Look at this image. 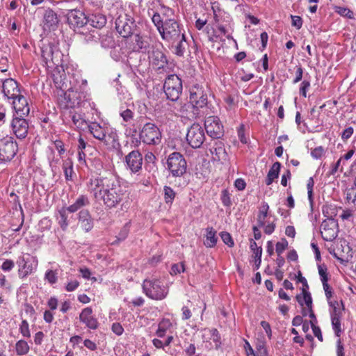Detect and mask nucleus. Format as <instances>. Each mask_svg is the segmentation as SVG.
<instances>
[{"mask_svg":"<svg viewBox=\"0 0 356 356\" xmlns=\"http://www.w3.org/2000/svg\"><path fill=\"white\" fill-rule=\"evenodd\" d=\"M332 327L336 336L339 337L342 330L341 325V318L332 317L331 318Z\"/></svg>","mask_w":356,"mask_h":356,"instance_id":"46","label":"nucleus"},{"mask_svg":"<svg viewBox=\"0 0 356 356\" xmlns=\"http://www.w3.org/2000/svg\"><path fill=\"white\" fill-rule=\"evenodd\" d=\"M335 11L341 16L347 17L350 19L353 18V13L347 8L337 6L335 8Z\"/></svg>","mask_w":356,"mask_h":356,"instance_id":"52","label":"nucleus"},{"mask_svg":"<svg viewBox=\"0 0 356 356\" xmlns=\"http://www.w3.org/2000/svg\"><path fill=\"white\" fill-rule=\"evenodd\" d=\"M172 326V324L171 321L168 318H163L162 319L159 325H158V329L156 332V334L159 338H163L165 332L170 330Z\"/></svg>","mask_w":356,"mask_h":356,"instance_id":"38","label":"nucleus"},{"mask_svg":"<svg viewBox=\"0 0 356 356\" xmlns=\"http://www.w3.org/2000/svg\"><path fill=\"white\" fill-rule=\"evenodd\" d=\"M51 154H53L52 157L51 158L50 156H49L48 159L51 172L54 175H55L59 171V159H56L54 157L53 150H51Z\"/></svg>","mask_w":356,"mask_h":356,"instance_id":"48","label":"nucleus"},{"mask_svg":"<svg viewBox=\"0 0 356 356\" xmlns=\"http://www.w3.org/2000/svg\"><path fill=\"white\" fill-rule=\"evenodd\" d=\"M18 145L11 136L0 140V163L10 161L16 155Z\"/></svg>","mask_w":356,"mask_h":356,"instance_id":"13","label":"nucleus"},{"mask_svg":"<svg viewBox=\"0 0 356 356\" xmlns=\"http://www.w3.org/2000/svg\"><path fill=\"white\" fill-rule=\"evenodd\" d=\"M63 113V122L78 130L84 131L88 127V122L82 115L74 110L65 108Z\"/></svg>","mask_w":356,"mask_h":356,"instance_id":"15","label":"nucleus"},{"mask_svg":"<svg viewBox=\"0 0 356 356\" xmlns=\"http://www.w3.org/2000/svg\"><path fill=\"white\" fill-rule=\"evenodd\" d=\"M139 137L145 144L156 145L161 141V132L155 124L147 122L140 131Z\"/></svg>","mask_w":356,"mask_h":356,"instance_id":"11","label":"nucleus"},{"mask_svg":"<svg viewBox=\"0 0 356 356\" xmlns=\"http://www.w3.org/2000/svg\"><path fill=\"white\" fill-rule=\"evenodd\" d=\"M213 10V26L218 29V32L214 35V36L218 38H220V34L218 32L223 35H225L226 38L229 39H233L231 34L229 33V31H233V26L232 24V20L229 15L225 13H222L219 12L217 13L214 8Z\"/></svg>","mask_w":356,"mask_h":356,"instance_id":"9","label":"nucleus"},{"mask_svg":"<svg viewBox=\"0 0 356 356\" xmlns=\"http://www.w3.org/2000/svg\"><path fill=\"white\" fill-rule=\"evenodd\" d=\"M13 108L16 114L19 117H25L30 112V107L26 97L22 95H19L16 98L13 99Z\"/></svg>","mask_w":356,"mask_h":356,"instance_id":"27","label":"nucleus"},{"mask_svg":"<svg viewBox=\"0 0 356 356\" xmlns=\"http://www.w3.org/2000/svg\"><path fill=\"white\" fill-rule=\"evenodd\" d=\"M67 22L70 28L74 29L83 27L88 24L87 17L79 9H72L66 13Z\"/></svg>","mask_w":356,"mask_h":356,"instance_id":"19","label":"nucleus"},{"mask_svg":"<svg viewBox=\"0 0 356 356\" xmlns=\"http://www.w3.org/2000/svg\"><path fill=\"white\" fill-rule=\"evenodd\" d=\"M221 201L224 206L230 207L232 204V201L230 198V194L229 191L226 189L223 190L221 193Z\"/></svg>","mask_w":356,"mask_h":356,"instance_id":"54","label":"nucleus"},{"mask_svg":"<svg viewBox=\"0 0 356 356\" xmlns=\"http://www.w3.org/2000/svg\"><path fill=\"white\" fill-rule=\"evenodd\" d=\"M63 170L65 175V178L67 181H72L73 178V162L71 159L67 158L63 161Z\"/></svg>","mask_w":356,"mask_h":356,"instance_id":"36","label":"nucleus"},{"mask_svg":"<svg viewBox=\"0 0 356 356\" xmlns=\"http://www.w3.org/2000/svg\"><path fill=\"white\" fill-rule=\"evenodd\" d=\"M143 292L147 297L154 300L165 299L169 292V289L159 279H145L142 284Z\"/></svg>","mask_w":356,"mask_h":356,"instance_id":"7","label":"nucleus"},{"mask_svg":"<svg viewBox=\"0 0 356 356\" xmlns=\"http://www.w3.org/2000/svg\"><path fill=\"white\" fill-rule=\"evenodd\" d=\"M15 266V262L11 259H5L3 260L1 268L4 272H10L13 269Z\"/></svg>","mask_w":356,"mask_h":356,"instance_id":"55","label":"nucleus"},{"mask_svg":"<svg viewBox=\"0 0 356 356\" xmlns=\"http://www.w3.org/2000/svg\"><path fill=\"white\" fill-rule=\"evenodd\" d=\"M88 23H89L92 27L97 29H101L104 27L106 24V17L104 15L97 13L90 15L87 17Z\"/></svg>","mask_w":356,"mask_h":356,"instance_id":"31","label":"nucleus"},{"mask_svg":"<svg viewBox=\"0 0 356 356\" xmlns=\"http://www.w3.org/2000/svg\"><path fill=\"white\" fill-rule=\"evenodd\" d=\"M18 266V275L20 278H25L33 273L38 266V259L29 254H23L17 259Z\"/></svg>","mask_w":356,"mask_h":356,"instance_id":"12","label":"nucleus"},{"mask_svg":"<svg viewBox=\"0 0 356 356\" xmlns=\"http://www.w3.org/2000/svg\"><path fill=\"white\" fill-rule=\"evenodd\" d=\"M238 136L242 143L246 144L248 143V139L245 135V127L243 124H241L238 129Z\"/></svg>","mask_w":356,"mask_h":356,"instance_id":"62","label":"nucleus"},{"mask_svg":"<svg viewBox=\"0 0 356 356\" xmlns=\"http://www.w3.org/2000/svg\"><path fill=\"white\" fill-rule=\"evenodd\" d=\"M310 87V82L307 80H304L300 87V93L301 95H302L304 97H307V91Z\"/></svg>","mask_w":356,"mask_h":356,"instance_id":"64","label":"nucleus"},{"mask_svg":"<svg viewBox=\"0 0 356 356\" xmlns=\"http://www.w3.org/2000/svg\"><path fill=\"white\" fill-rule=\"evenodd\" d=\"M296 299L302 309H308L312 306V298L308 290H302L301 293L296 295Z\"/></svg>","mask_w":356,"mask_h":356,"instance_id":"32","label":"nucleus"},{"mask_svg":"<svg viewBox=\"0 0 356 356\" xmlns=\"http://www.w3.org/2000/svg\"><path fill=\"white\" fill-rule=\"evenodd\" d=\"M120 115L123 121L127 123L130 122L134 118V112L130 108L123 110L122 108H121Z\"/></svg>","mask_w":356,"mask_h":356,"instance_id":"47","label":"nucleus"},{"mask_svg":"<svg viewBox=\"0 0 356 356\" xmlns=\"http://www.w3.org/2000/svg\"><path fill=\"white\" fill-rule=\"evenodd\" d=\"M82 34L85 35L84 40L88 42L93 40H97L99 37V33L97 31L95 30H91L89 31L88 33H82Z\"/></svg>","mask_w":356,"mask_h":356,"instance_id":"56","label":"nucleus"},{"mask_svg":"<svg viewBox=\"0 0 356 356\" xmlns=\"http://www.w3.org/2000/svg\"><path fill=\"white\" fill-rule=\"evenodd\" d=\"M310 324L314 336L316 337L320 341H323V339L321 328L316 326L313 321H310Z\"/></svg>","mask_w":356,"mask_h":356,"instance_id":"61","label":"nucleus"},{"mask_svg":"<svg viewBox=\"0 0 356 356\" xmlns=\"http://www.w3.org/2000/svg\"><path fill=\"white\" fill-rule=\"evenodd\" d=\"M29 349V346L24 340H19L15 344V350L18 355L27 354Z\"/></svg>","mask_w":356,"mask_h":356,"instance_id":"43","label":"nucleus"},{"mask_svg":"<svg viewBox=\"0 0 356 356\" xmlns=\"http://www.w3.org/2000/svg\"><path fill=\"white\" fill-rule=\"evenodd\" d=\"M152 22L156 26L161 38L166 41H176L184 33H182L179 23L175 18H166L163 21L160 14L154 13Z\"/></svg>","mask_w":356,"mask_h":356,"instance_id":"3","label":"nucleus"},{"mask_svg":"<svg viewBox=\"0 0 356 356\" xmlns=\"http://www.w3.org/2000/svg\"><path fill=\"white\" fill-rule=\"evenodd\" d=\"M325 151L324 148L322 146H318L316 148H314L311 152V155L314 159H318L322 157Z\"/></svg>","mask_w":356,"mask_h":356,"instance_id":"59","label":"nucleus"},{"mask_svg":"<svg viewBox=\"0 0 356 356\" xmlns=\"http://www.w3.org/2000/svg\"><path fill=\"white\" fill-rule=\"evenodd\" d=\"M90 203V200L87 195H81L73 204L59 209L56 216V220L61 229L66 231L68 226L76 220L74 213L81 209L89 206Z\"/></svg>","mask_w":356,"mask_h":356,"instance_id":"4","label":"nucleus"},{"mask_svg":"<svg viewBox=\"0 0 356 356\" xmlns=\"http://www.w3.org/2000/svg\"><path fill=\"white\" fill-rule=\"evenodd\" d=\"M190 103L195 117H203L209 114L207 94L202 87L195 85L191 88Z\"/></svg>","mask_w":356,"mask_h":356,"instance_id":"6","label":"nucleus"},{"mask_svg":"<svg viewBox=\"0 0 356 356\" xmlns=\"http://www.w3.org/2000/svg\"><path fill=\"white\" fill-rule=\"evenodd\" d=\"M328 305L331 307L330 316L341 318L342 314L343 305L337 301H329Z\"/></svg>","mask_w":356,"mask_h":356,"instance_id":"40","label":"nucleus"},{"mask_svg":"<svg viewBox=\"0 0 356 356\" xmlns=\"http://www.w3.org/2000/svg\"><path fill=\"white\" fill-rule=\"evenodd\" d=\"M72 85L63 94V97L59 99L60 106L63 108H83L84 109H95V104L91 102L90 94L88 93L87 81L76 79L72 83Z\"/></svg>","mask_w":356,"mask_h":356,"instance_id":"2","label":"nucleus"},{"mask_svg":"<svg viewBox=\"0 0 356 356\" xmlns=\"http://www.w3.org/2000/svg\"><path fill=\"white\" fill-rule=\"evenodd\" d=\"M269 206L268 203L264 202L261 204L257 215V224L259 227H264L266 222V218L268 216Z\"/></svg>","mask_w":356,"mask_h":356,"instance_id":"37","label":"nucleus"},{"mask_svg":"<svg viewBox=\"0 0 356 356\" xmlns=\"http://www.w3.org/2000/svg\"><path fill=\"white\" fill-rule=\"evenodd\" d=\"M220 236L225 244H226L229 247H233L234 245V241L229 233L227 232H222L220 233Z\"/></svg>","mask_w":356,"mask_h":356,"instance_id":"51","label":"nucleus"},{"mask_svg":"<svg viewBox=\"0 0 356 356\" xmlns=\"http://www.w3.org/2000/svg\"><path fill=\"white\" fill-rule=\"evenodd\" d=\"M218 242V237L216 236V231L212 227L206 228L205 240L204 245L207 248H213Z\"/></svg>","mask_w":356,"mask_h":356,"instance_id":"33","label":"nucleus"},{"mask_svg":"<svg viewBox=\"0 0 356 356\" xmlns=\"http://www.w3.org/2000/svg\"><path fill=\"white\" fill-rule=\"evenodd\" d=\"M42 58L48 67L58 66L61 63L62 54L52 44L44 45L41 49Z\"/></svg>","mask_w":356,"mask_h":356,"instance_id":"17","label":"nucleus"},{"mask_svg":"<svg viewBox=\"0 0 356 356\" xmlns=\"http://www.w3.org/2000/svg\"><path fill=\"white\" fill-rule=\"evenodd\" d=\"M43 29L48 31H54L57 29L59 18L57 13L51 8L45 10L43 15Z\"/></svg>","mask_w":356,"mask_h":356,"instance_id":"26","label":"nucleus"},{"mask_svg":"<svg viewBox=\"0 0 356 356\" xmlns=\"http://www.w3.org/2000/svg\"><path fill=\"white\" fill-rule=\"evenodd\" d=\"M163 191H164L165 202L166 203H172L175 197V193L169 186H165Z\"/></svg>","mask_w":356,"mask_h":356,"instance_id":"49","label":"nucleus"},{"mask_svg":"<svg viewBox=\"0 0 356 356\" xmlns=\"http://www.w3.org/2000/svg\"><path fill=\"white\" fill-rule=\"evenodd\" d=\"M77 220L78 223L83 230L86 232L91 231L94 227V220L88 209H81L78 211Z\"/></svg>","mask_w":356,"mask_h":356,"instance_id":"28","label":"nucleus"},{"mask_svg":"<svg viewBox=\"0 0 356 356\" xmlns=\"http://www.w3.org/2000/svg\"><path fill=\"white\" fill-rule=\"evenodd\" d=\"M19 332L24 337H30L29 325L26 320H22L19 325Z\"/></svg>","mask_w":356,"mask_h":356,"instance_id":"50","label":"nucleus"},{"mask_svg":"<svg viewBox=\"0 0 356 356\" xmlns=\"http://www.w3.org/2000/svg\"><path fill=\"white\" fill-rule=\"evenodd\" d=\"M202 338L204 340L210 339L215 343H220V337L218 331L216 328L204 330V332L202 335Z\"/></svg>","mask_w":356,"mask_h":356,"instance_id":"41","label":"nucleus"},{"mask_svg":"<svg viewBox=\"0 0 356 356\" xmlns=\"http://www.w3.org/2000/svg\"><path fill=\"white\" fill-rule=\"evenodd\" d=\"M346 194L348 203L356 209V188L348 189Z\"/></svg>","mask_w":356,"mask_h":356,"instance_id":"45","label":"nucleus"},{"mask_svg":"<svg viewBox=\"0 0 356 356\" xmlns=\"http://www.w3.org/2000/svg\"><path fill=\"white\" fill-rule=\"evenodd\" d=\"M354 132V129L352 127H348L346 129H345L343 132L341 134V139L343 141H346L348 140L353 135Z\"/></svg>","mask_w":356,"mask_h":356,"instance_id":"63","label":"nucleus"},{"mask_svg":"<svg viewBox=\"0 0 356 356\" xmlns=\"http://www.w3.org/2000/svg\"><path fill=\"white\" fill-rule=\"evenodd\" d=\"M171 44V49L172 52L178 56H183L186 47H188V42L186 40V35L184 33L181 35L179 39L176 41H168Z\"/></svg>","mask_w":356,"mask_h":356,"instance_id":"30","label":"nucleus"},{"mask_svg":"<svg viewBox=\"0 0 356 356\" xmlns=\"http://www.w3.org/2000/svg\"><path fill=\"white\" fill-rule=\"evenodd\" d=\"M126 167L132 173H137L142 169L143 156L138 150H133L125 156Z\"/></svg>","mask_w":356,"mask_h":356,"instance_id":"22","label":"nucleus"},{"mask_svg":"<svg viewBox=\"0 0 356 356\" xmlns=\"http://www.w3.org/2000/svg\"><path fill=\"white\" fill-rule=\"evenodd\" d=\"M291 25L297 29H300L302 26V19L300 16L291 15Z\"/></svg>","mask_w":356,"mask_h":356,"instance_id":"60","label":"nucleus"},{"mask_svg":"<svg viewBox=\"0 0 356 356\" xmlns=\"http://www.w3.org/2000/svg\"><path fill=\"white\" fill-rule=\"evenodd\" d=\"M148 60L152 67L156 70L164 69L168 65V60L162 50L154 46L148 49Z\"/></svg>","mask_w":356,"mask_h":356,"instance_id":"18","label":"nucleus"},{"mask_svg":"<svg viewBox=\"0 0 356 356\" xmlns=\"http://www.w3.org/2000/svg\"><path fill=\"white\" fill-rule=\"evenodd\" d=\"M135 26L134 17L128 13L122 12L115 19V29L123 38L130 36Z\"/></svg>","mask_w":356,"mask_h":356,"instance_id":"14","label":"nucleus"},{"mask_svg":"<svg viewBox=\"0 0 356 356\" xmlns=\"http://www.w3.org/2000/svg\"><path fill=\"white\" fill-rule=\"evenodd\" d=\"M87 129L95 138L102 141L108 148L115 149L119 146L118 136L113 129L96 122L88 123Z\"/></svg>","mask_w":356,"mask_h":356,"instance_id":"5","label":"nucleus"},{"mask_svg":"<svg viewBox=\"0 0 356 356\" xmlns=\"http://www.w3.org/2000/svg\"><path fill=\"white\" fill-rule=\"evenodd\" d=\"M204 127L211 138H220L223 135V126L218 117L209 116L204 121Z\"/></svg>","mask_w":356,"mask_h":356,"instance_id":"20","label":"nucleus"},{"mask_svg":"<svg viewBox=\"0 0 356 356\" xmlns=\"http://www.w3.org/2000/svg\"><path fill=\"white\" fill-rule=\"evenodd\" d=\"M322 213L327 219H334L337 216V208L332 204H325L322 207Z\"/></svg>","mask_w":356,"mask_h":356,"instance_id":"42","label":"nucleus"},{"mask_svg":"<svg viewBox=\"0 0 356 356\" xmlns=\"http://www.w3.org/2000/svg\"><path fill=\"white\" fill-rule=\"evenodd\" d=\"M281 168V163L280 162H275L269 170L266 179V184L269 186L270 185L275 179L278 177L279 172Z\"/></svg>","mask_w":356,"mask_h":356,"instance_id":"35","label":"nucleus"},{"mask_svg":"<svg viewBox=\"0 0 356 356\" xmlns=\"http://www.w3.org/2000/svg\"><path fill=\"white\" fill-rule=\"evenodd\" d=\"M338 224L334 219H326L321 225V234L323 240L332 241L337 236Z\"/></svg>","mask_w":356,"mask_h":356,"instance_id":"21","label":"nucleus"},{"mask_svg":"<svg viewBox=\"0 0 356 356\" xmlns=\"http://www.w3.org/2000/svg\"><path fill=\"white\" fill-rule=\"evenodd\" d=\"M163 89L167 98L175 102L182 92V81L176 74L169 75L165 80Z\"/></svg>","mask_w":356,"mask_h":356,"instance_id":"10","label":"nucleus"},{"mask_svg":"<svg viewBox=\"0 0 356 356\" xmlns=\"http://www.w3.org/2000/svg\"><path fill=\"white\" fill-rule=\"evenodd\" d=\"M186 140L188 145L194 149L201 147L205 140L203 127L199 124H193L188 129Z\"/></svg>","mask_w":356,"mask_h":356,"instance_id":"16","label":"nucleus"},{"mask_svg":"<svg viewBox=\"0 0 356 356\" xmlns=\"http://www.w3.org/2000/svg\"><path fill=\"white\" fill-rule=\"evenodd\" d=\"M2 92L8 99L16 98L21 94L18 83L12 78L6 79L3 81Z\"/></svg>","mask_w":356,"mask_h":356,"instance_id":"25","label":"nucleus"},{"mask_svg":"<svg viewBox=\"0 0 356 356\" xmlns=\"http://www.w3.org/2000/svg\"><path fill=\"white\" fill-rule=\"evenodd\" d=\"M11 128L13 134L19 139H24L27 136L29 124L24 117H15L11 122Z\"/></svg>","mask_w":356,"mask_h":356,"instance_id":"23","label":"nucleus"},{"mask_svg":"<svg viewBox=\"0 0 356 356\" xmlns=\"http://www.w3.org/2000/svg\"><path fill=\"white\" fill-rule=\"evenodd\" d=\"M167 168L172 177H180L186 172L187 163L182 154L174 152L168 157Z\"/></svg>","mask_w":356,"mask_h":356,"instance_id":"8","label":"nucleus"},{"mask_svg":"<svg viewBox=\"0 0 356 356\" xmlns=\"http://www.w3.org/2000/svg\"><path fill=\"white\" fill-rule=\"evenodd\" d=\"M44 280L51 285L56 284L58 281L57 270H54L51 269L47 270L44 274Z\"/></svg>","mask_w":356,"mask_h":356,"instance_id":"44","label":"nucleus"},{"mask_svg":"<svg viewBox=\"0 0 356 356\" xmlns=\"http://www.w3.org/2000/svg\"><path fill=\"white\" fill-rule=\"evenodd\" d=\"M79 319L89 329L96 330L99 326L97 319L92 315L91 307H88L82 309L79 315Z\"/></svg>","mask_w":356,"mask_h":356,"instance_id":"29","label":"nucleus"},{"mask_svg":"<svg viewBox=\"0 0 356 356\" xmlns=\"http://www.w3.org/2000/svg\"><path fill=\"white\" fill-rule=\"evenodd\" d=\"M79 282L74 280L69 281L65 285V290L68 292H72L75 291L79 286Z\"/></svg>","mask_w":356,"mask_h":356,"instance_id":"58","label":"nucleus"},{"mask_svg":"<svg viewBox=\"0 0 356 356\" xmlns=\"http://www.w3.org/2000/svg\"><path fill=\"white\" fill-rule=\"evenodd\" d=\"M288 241L285 238H282L280 241H278L276 243V252L277 255H281L288 247Z\"/></svg>","mask_w":356,"mask_h":356,"instance_id":"53","label":"nucleus"},{"mask_svg":"<svg viewBox=\"0 0 356 356\" xmlns=\"http://www.w3.org/2000/svg\"><path fill=\"white\" fill-rule=\"evenodd\" d=\"M185 270L184 264L183 263L173 264L171 267L170 274L177 275Z\"/></svg>","mask_w":356,"mask_h":356,"instance_id":"57","label":"nucleus"},{"mask_svg":"<svg viewBox=\"0 0 356 356\" xmlns=\"http://www.w3.org/2000/svg\"><path fill=\"white\" fill-rule=\"evenodd\" d=\"M135 42H136V47L137 48L138 51H140L142 52H147L148 49L151 48V47L149 44L147 39L145 38H143V36H140L139 35H136L135 36Z\"/></svg>","mask_w":356,"mask_h":356,"instance_id":"39","label":"nucleus"},{"mask_svg":"<svg viewBox=\"0 0 356 356\" xmlns=\"http://www.w3.org/2000/svg\"><path fill=\"white\" fill-rule=\"evenodd\" d=\"M154 13L160 14V16L163 18V21H165V19L166 18H173L172 17H174L173 10L163 5H161L160 8L156 10H154L152 8H148L147 14L149 17L152 18V15Z\"/></svg>","mask_w":356,"mask_h":356,"instance_id":"34","label":"nucleus"},{"mask_svg":"<svg viewBox=\"0 0 356 356\" xmlns=\"http://www.w3.org/2000/svg\"><path fill=\"white\" fill-rule=\"evenodd\" d=\"M209 151L213 156V159L215 161L223 163L228 159L225 145L221 140H213L212 143H210Z\"/></svg>","mask_w":356,"mask_h":356,"instance_id":"24","label":"nucleus"},{"mask_svg":"<svg viewBox=\"0 0 356 356\" xmlns=\"http://www.w3.org/2000/svg\"><path fill=\"white\" fill-rule=\"evenodd\" d=\"M88 186L95 200L97 202H102L108 209L116 207L129 197L127 186L117 175L113 173L91 179Z\"/></svg>","mask_w":356,"mask_h":356,"instance_id":"1","label":"nucleus"}]
</instances>
